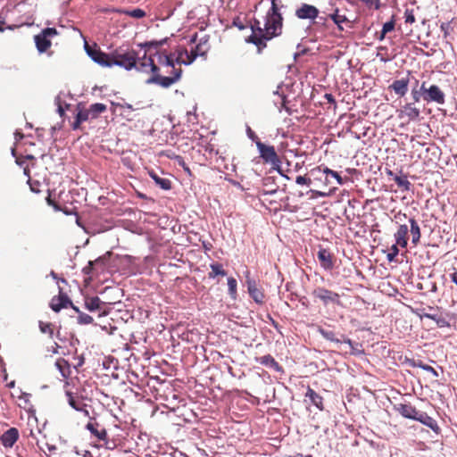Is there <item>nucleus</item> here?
Segmentation results:
<instances>
[{"mask_svg":"<svg viewBox=\"0 0 457 457\" xmlns=\"http://www.w3.org/2000/svg\"><path fill=\"white\" fill-rule=\"evenodd\" d=\"M282 28L283 17L279 12L277 4L275 1H272L271 7L265 17V22L263 25L264 34H262L261 38L253 37V39H254V41L252 40V44L255 45L258 51L261 52L267 46V41L281 35Z\"/></svg>","mask_w":457,"mask_h":457,"instance_id":"3","label":"nucleus"},{"mask_svg":"<svg viewBox=\"0 0 457 457\" xmlns=\"http://www.w3.org/2000/svg\"><path fill=\"white\" fill-rule=\"evenodd\" d=\"M252 35L246 39V42L252 43L253 37L257 38H261L262 34L263 33V27L261 26V22L258 20H254L253 23L251 25Z\"/></svg>","mask_w":457,"mask_h":457,"instance_id":"34","label":"nucleus"},{"mask_svg":"<svg viewBox=\"0 0 457 457\" xmlns=\"http://www.w3.org/2000/svg\"><path fill=\"white\" fill-rule=\"evenodd\" d=\"M423 100L429 103L435 102L438 104H445V93L436 85L427 86V82H422L420 86Z\"/></svg>","mask_w":457,"mask_h":457,"instance_id":"8","label":"nucleus"},{"mask_svg":"<svg viewBox=\"0 0 457 457\" xmlns=\"http://www.w3.org/2000/svg\"><path fill=\"white\" fill-rule=\"evenodd\" d=\"M440 29H441V31L444 34V37L447 38L450 36L451 32L453 31V27L451 25V21H449V22H443L440 25Z\"/></svg>","mask_w":457,"mask_h":457,"instance_id":"47","label":"nucleus"},{"mask_svg":"<svg viewBox=\"0 0 457 457\" xmlns=\"http://www.w3.org/2000/svg\"><path fill=\"white\" fill-rule=\"evenodd\" d=\"M283 457H312V456L311 454L303 455V454H302L300 453H295L294 455H285Z\"/></svg>","mask_w":457,"mask_h":457,"instance_id":"64","label":"nucleus"},{"mask_svg":"<svg viewBox=\"0 0 457 457\" xmlns=\"http://www.w3.org/2000/svg\"><path fill=\"white\" fill-rule=\"evenodd\" d=\"M411 365L412 367H418L423 370V367H425L427 364L423 363L421 361H412Z\"/></svg>","mask_w":457,"mask_h":457,"instance_id":"59","label":"nucleus"},{"mask_svg":"<svg viewBox=\"0 0 457 457\" xmlns=\"http://www.w3.org/2000/svg\"><path fill=\"white\" fill-rule=\"evenodd\" d=\"M318 332L327 340L341 344L344 339V335L337 334L333 330L326 329L324 328L319 327Z\"/></svg>","mask_w":457,"mask_h":457,"instance_id":"24","label":"nucleus"},{"mask_svg":"<svg viewBox=\"0 0 457 457\" xmlns=\"http://www.w3.org/2000/svg\"><path fill=\"white\" fill-rule=\"evenodd\" d=\"M73 310L79 314V323L87 325L93 322V318L90 315L80 312L78 307H73Z\"/></svg>","mask_w":457,"mask_h":457,"instance_id":"39","label":"nucleus"},{"mask_svg":"<svg viewBox=\"0 0 457 457\" xmlns=\"http://www.w3.org/2000/svg\"><path fill=\"white\" fill-rule=\"evenodd\" d=\"M312 295L315 298L320 299L323 303L324 305H328L329 303L337 304L339 306L342 305L339 294H337L334 291L328 290L325 287H320L315 288L312 291Z\"/></svg>","mask_w":457,"mask_h":457,"instance_id":"9","label":"nucleus"},{"mask_svg":"<svg viewBox=\"0 0 457 457\" xmlns=\"http://www.w3.org/2000/svg\"><path fill=\"white\" fill-rule=\"evenodd\" d=\"M148 174L162 189L170 190L171 188V181L169 179L161 178L153 170L149 171Z\"/></svg>","mask_w":457,"mask_h":457,"instance_id":"29","label":"nucleus"},{"mask_svg":"<svg viewBox=\"0 0 457 457\" xmlns=\"http://www.w3.org/2000/svg\"><path fill=\"white\" fill-rule=\"evenodd\" d=\"M245 283L247 286L248 293L250 296L253 298V300L258 304L264 303L265 295L263 290L258 287L257 282L254 279L249 278V276L247 275Z\"/></svg>","mask_w":457,"mask_h":457,"instance_id":"11","label":"nucleus"},{"mask_svg":"<svg viewBox=\"0 0 457 457\" xmlns=\"http://www.w3.org/2000/svg\"><path fill=\"white\" fill-rule=\"evenodd\" d=\"M112 255V253L111 251H108L102 256L96 258L94 261V263L96 264V270H99L101 272L104 271Z\"/></svg>","mask_w":457,"mask_h":457,"instance_id":"31","label":"nucleus"},{"mask_svg":"<svg viewBox=\"0 0 457 457\" xmlns=\"http://www.w3.org/2000/svg\"><path fill=\"white\" fill-rule=\"evenodd\" d=\"M55 366L61 372L63 378H68L71 374V366L68 361L63 358H59L55 361Z\"/></svg>","mask_w":457,"mask_h":457,"instance_id":"33","label":"nucleus"},{"mask_svg":"<svg viewBox=\"0 0 457 457\" xmlns=\"http://www.w3.org/2000/svg\"><path fill=\"white\" fill-rule=\"evenodd\" d=\"M232 24H233V26L238 28L240 30H243L245 28V26L244 22L242 21V20L240 19V17L234 18Z\"/></svg>","mask_w":457,"mask_h":457,"instance_id":"54","label":"nucleus"},{"mask_svg":"<svg viewBox=\"0 0 457 457\" xmlns=\"http://www.w3.org/2000/svg\"><path fill=\"white\" fill-rule=\"evenodd\" d=\"M69 305L72 309L75 307L68 295L62 292H60L58 296L53 297L50 303L51 309L55 312H60L62 308H67Z\"/></svg>","mask_w":457,"mask_h":457,"instance_id":"15","label":"nucleus"},{"mask_svg":"<svg viewBox=\"0 0 457 457\" xmlns=\"http://www.w3.org/2000/svg\"><path fill=\"white\" fill-rule=\"evenodd\" d=\"M112 66L117 65L127 71L136 69L137 71L149 73L156 71L157 68L151 56H147L146 51L143 55L133 48L119 47L112 52Z\"/></svg>","mask_w":457,"mask_h":457,"instance_id":"1","label":"nucleus"},{"mask_svg":"<svg viewBox=\"0 0 457 457\" xmlns=\"http://www.w3.org/2000/svg\"><path fill=\"white\" fill-rule=\"evenodd\" d=\"M329 19L334 23L345 24L349 29L353 28V21H351L345 14H341L338 8H337L332 13L328 14Z\"/></svg>","mask_w":457,"mask_h":457,"instance_id":"22","label":"nucleus"},{"mask_svg":"<svg viewBox=\"0 0 457 457\" xmlns=\"http://www.w3.org/2000/svg\"><path fill=\"white\" fill-rule=\"evenodd\" d=\"M342 343L349 345V346L351 347L352 354H358L361 353V351L359 349L361 345L357 343H353L350 338H346L344 337Z\"/></svg>","mask_w":457,"mask_h":457,"instance_id":"43","label":"nucleus"},{"mask_svg":"<svg viewBox=\"0 0 457 457\" xmlns=\"http://www.w3.org/2000/svg\"><path fill=\"white\" fill-rule=\"evenodd\" d=\"M422 93L421 91H418L417 89L413 88L411 90V96H412V98L415 102H419L420 100V96H421Z\"/></svg>","mask_w":457,"mask_h":457,"instance_id":"56","label":"nucleus"},{"mask_svg":"<svg viewBox=\"0 0 457 457\" xmlns=\"http://www.w3.org/2000/svg\"><path fill=\"white\" fill-rule=\"evenodd\" d=\"M89 409H92L91 405H88L85 403V404L82 407V410L79 411L82 412L86 417H87L90 420V418L92 417L90 416Z\"/></svg>","mask_w":457,"mask_h":457,"instance_id":"55","label":"nucleus"},{"mask_svg":"<svg viewBox=\"0 0 457 457\" xmlns=\"http://www.w3.org/2000/svg\"><path fill=\"white\" fill-rule=\"evenodd\" d=\"M323 173L326 174V175H330L332 176L333 178H335L337 181V183L339 185H343L344 184V180L342 179V177L335 170L328 168V167H325L323 170H322Z\"/></svg>","mask_w":457,"mask_h":457,"instance_id":"44","label":"nucleus"},{"mask_svg":"<svg viewBox=\"0 0 457 457\" xmlns=\"http://www.w3.org/2000/svg\"><path fill=\"white\" fill-rule=\"evenodd\" d=\"M94 270H96V264L94 263V261H89L88 264L83 268V272L86 275L92 274Z\"/></svg>","mask_w":457,"mask_h":457,"instance_id":"52","label":"nucleus"},{"mask_svg":"<svg viewBox=\"0 0 457 457\" xmlns=\"http://www.w3.org/2000/svg\"><path fill=\"white\" fill-rule=\"evenodd\" d=\"M451 281L457 287V269H453V271L450 274Z\"/></svg>","mask_w":457,"mask_h":457,"instance_id":"60","label":"nucleus"},{"mask_svg":"<svg viewBox=\"0 0 457 457\" xmlns=\"http://www.w3.org/2000/svg\"><path fill=\"white\" fill-rule=\"evenodd\" d=\"M256 146L260 153V157L263 160L265 163H270L272 165V168L276 170L281 176L285 177L287 179H289V177L283 174L281 170V160L278 155L273 145H265L259 138L256 141Z\"/></svg>","mask_w":457,"mask_h":457,"instance_id":"5","label":"nucleus"},{"mask_svg":"<svg viewBox=\"0 0 457 457\" xmlns=\"http://www.w3.org/2000/svg\"><path fill=\"white\" fill-rule=\"evenodd\" d=\"M89 116L91 120L97 119L102 113L105 112L107 111V106L104 104L102 103H96L89 105L88 108H87Z\"/></svg>","mask_w":457,"mask_h":457,"instance_id":"27","label":"nucleus"},{"mask_svg":"<svg viewBox=\"0 0 457 457\" xmlns=\"http://www.w3.org/2000/svg\"><path fill=\"white\" fill-rule=\"evenodd\" d=\"M39 329L42 333L47 334L50 338L54 336V325L50 322L39 321Z\"/></svg>","mask_w":457,"mask_h":457,"instance_id":"40","label":"nucleus"},{"mask_svg":"<svg viewBox=\"0 0 457 457\" xmlns=\"http://www.w3.org/2000/svg\"><path fill=\"white\" fill-rule=\"evenodd\" d=\"M423 370L432 373L435 378H437L439 376L437 371L430 365L427 364L425 367H423Z\"/></svg>","mask_w":457,"mask_h":457,"instance_id":"57","label":"nucleus"},{"mask_svg":"<svg viewBox=\"0 0 457 457\" xmlns=\"http://www.w3.org/2000/svg\"><path fill=\"white\" fill-rule=\"evenodd\" d=\"M408 226L406 224H401L394 235L395 243L402 248H406L408 245Z\"/></svg>","mask_w":457,"mask_h":457,"instance_id":"20","label":"nucleus"},{"mask_svg":"<svg viewBox=\"0 0 457 457\" xmlns=\"http://www.w3.org/2000/svg\"><path fill=\"white\" fill-rule=\"evenodd\" d=\"M18 398V406L21 409H24L27 412L34 414L36 410L34 404L31 402V394L22 392L19 390Z\"/></svg>","mask_w":457,"mask_h":457,"instance_id":"18","label":"nucleus"},{"mask_svg":"<svg viewBox=\"0 0 457 457\" xmlns=\"http://www.w3.org/2000/svg\"><path fill=\"white\" fill-rule=\"evenodd\" d=\"M102 303H103L98 296L87 298L85 300V306L90 312L99 310L101 308Z\"/></svg>","mask_w":457,"mask_h":457,"instance_id":"35","label":"nucleus"},{"mask_svg":"<svg viewBox=\"0 0 457 457\" xmlns=\"http://www.w3.org/2000/svg\"><path fill=\"white\" fill-rule=\"evenodd\" d=\"M319 10L312 4H303L295 10V16L301 20H315L319 16Z\"/></svg>","mask_w":457,"mask_h":457,"instance_id":"13","label":"nucleus"},{"mask_svg":"<svg viewBox=\"0 0 457 457\" xmlns=\"http://www.w3.org/2000/svg\"><path fill=\"white\" fill-rule=\"evenodd\" d=\"M171 54H174V61L176 64L179 66L181 64L188 65L195 59V54H193L192 52L188 53V51L183 47H179L174 53H171Z\"/></svg>","mask_w":457,"mask_h":457,"instance_id":"16","label":"nucleus"},{"mask_svg":"<svg viewBox=\"0 0 457 457\" xmlns=\"http://www.w3.org/2000/svg\"><path fill=\"white\" fill-rule=\"evenodd\" d=\"M86 429L88 430L92 436L98 441L103 442L106 449H113L115 443L110 441L108 438L106 429L96 420V418H90V420L86 425Z\"/></svg>","mask_w":457,"mask_h":457,"instance_id":"6","label":"nucleus"},{"mask_svg":"<svg viewBox=\"0 0 457 457\" xmlns=\"http://www.w3.org/2000/svg\"><path fill=\"white\" fill-rule=\"evenodd\" d=\"M420 109L413 106L411 104H406L403 108L399 112L398 117L400 119L407 118L408 121L415 120L420 117Z\"/></svg>","mask_w":457,"mask_h":457,"instance_id":"19","label":"nucleus"},{"mask_svg":"<svg viewBox=\"0 0 457 457\" xmlns=\"http://www.w3.org/2000/svg\"><path fill=\"white\" fill-rule=\"evenodd\" d=\"M398 246H399V245H397V243H395V244H394L390 247L389 253L386 254V259L389 262H395V258L399 254V248H398Z\"/></svg>","mask_w":457,"mask_h":457,"instance_id":"42","label":"nucleus"},{"mask_svg":"<svg viewBox=\"0 0 457 457\" xmlns=\"http://www.w3.org/2000/svg\"><path fill=\"white\" fill-rule=\"evenodd\" d=\"M408 79H397L393 82L390 87L395 91V93L400 96H403L408 90Z\"/></svg>","mask_w":457,"mask_h":457,"instance_id":"28","label":"nucleus"},{"mask_svg":"<svg viewBox=\"0 0 457 457\" xmlns=\"http://www.w3.org/2000/svg\"><path fill=\"white\" fill-rule=\"evenodd\" d=\"M237 280L234 278H228V291L233 297L237 295Z\"/></svg>","mask_w":457,"mask_h":457,"instance_id":"48","label":"nucleus"},{"mask_svg":"<svg viewBox=\"0 0 457 457\" xmlns=\"http://www.w3.org/2000/svg\"><path fill=\"white\" fill-rule=\"evenodd\" d=\"M210 268L211 271L208 273L209 278H214L217 276L225 277L227 275V271L223 269V265L221 263H211Z\"/></svg>","mask_w":457,"mask_h":457,"instance_id":"32","label":"nucleus"},{"mask_svg":"<svg viewBox=\"0 0 457 457\" xmlns=\"http://www.w3.org/2000/svg\"><path fill=\"white\" fill-rule=\"evenodd\" d=\"M434 321H436V325L439 328H444V327H449L450 326L449 322L445 318L438 317L437 315L436 316V320H434Z\"/></svg>","mask_w":457,"mask_h":457,"instance_id":"53","label":"nucleus"},{"mask_svg":"<svg viewBox=\"0 0 457 457\" xmlns=\"http://www.w3.org/2000/svg\"><path fill=\"white\" fill-rule=\"evenodd\" d=\"M76 112L77 113L74 121L71 124V127L73 130L80 129V126L83 122L92 120L83 103H79L76 105Z\"/></svg>","mask_w":457,"mask_h":457,"instance_id":"12","label":"nucleus"},{"mask_svg":"<svg viewBox=\"0 0 457 457\" xmlns=\"http://www.w3.org/2000/svg\"><path fill=\"white\" fill-rule=\"evenodd\" d=\"M208 41H209V37L208 36L203 37L196 43L195 47L191 50L193 54H195V58L197 56H204L206 54V53L208 52V50L210 48Z\"/></svg>","mask_w":457,"mask_h":457,"instance_id":"23","label":"nucleus"},{"mask_svg":"<svg viewBox=\"0 0 457 457\" xmlns=\"http://www.w3.org/2000/svg\"><path fill=\"white\" fill-rule=\"evenodd\" d=\"M361 3L365 4L368 8H374L375 10H378L381 7L380 0H360Z\"/></svg>","mask_w":457,"mask_h":457,"instance_id":"49","label":"nucleus"},{"mask_svg":"<svg viewBox=\"0 0 457 457\" xmlns=\"http://www.w3.org/2000/svg\"><path fill=\"white\" fill-rule=\"evenodd\" d=\"M123 12L135 19H141L145 16V12L140 8H136L131 11H123Z\"/></svg>","mask_w":457,"mask_h":457,"instance_id":"41","label":"nucleus"},{"mask_svg":"<svg viewBox=\"0 0 457 457\" xmlns=\"http://www.w3.org/2000/svg\"><path fill=\"white\" fill-rule=\"evenodd\" d=\"M319 20L313 22V25L315 26V29L319 32H325L328 29V21L329 17H319Z\"/></svg>","mask_w":457,"mask_h":457,"instance_id":"38","label":"nucleus"},{"mask_svg":"<svg viewBox=\"0 0 457 457\" xmlns=\"http://www.w3.org/2000/svg\"><path fill=\"white\" fill-rule=\"evenodd\" d=\"M305 397H308L312 403L316 406L320 411L324 410L323 397L316 393L312 387L308 386L305 393Z\"/></svg>","mask_w":457,"mask_h":457,"instance_id":"26","label":"nucleus"},{"mask_svg":"<svg viewBox=\"0 0 457 457\" xmlns=\"http://www.w3.org/2000/svg\"><path fill=\"white\" fill-rule=\"evenodd\" d=\"M295 182L298 185L310 186L312 184V179L306 176H298L296 177Z\"/></svg>","mask_w":457,"mask_h":457,"instance_id":"51","label":"nucleus"},{"mask_svg":"<svg viewBox=\"0 0 457 457\" xmlns=\"http://www.w3.org/2000/svg\"><path fill=\"white\" fill-rule=\"evenodd\" d=\"M67 402L69 405L74 410L81 411L85 404L84 399L77 394L71 392H66Z\"/></svg>","mask_w":457,"mask_h":457,"instance_id":"25","label":"nucleus"},{"mask_svg":"<svg viewBox=\"0 0 457 457\" xmlns=\"http://www.w3.org/2000/svg\"><path fill=\"white\" fill-rule=\"evenodd\" d=\"M55 28H46L34 36V42L38 53L47 52L52 46V39L58 35Z\"/></svg>","mask_w":457,"mask_h":457,"instance_id":"7","label":"nucleus"},{"mask_svg":"<svg viewBox=\"0 0 457 457\" xmlns=\"http://www.w3.org/2000/svg\"><path fill=\"white\" fill-rule=\"evenodd\" d=\"M46 202L49 205L53 206L55 210H60L59 206L56 204V203L52 200L51 198V195H49L47 197H46Z\"/></svg>","mask_w":457,"mask_h":457,"instance_id":"58","label":"nucleus"},{"mask_svg":"<svg viewBox=\"0 0 457 457\" xmlns=\"http://www.w3.org/2000/svg\"><path fill=\"white\" fill-rule=\"evenodd\" d=\"M20 437L19 430L16 428H10L0 436V442L4 448H12Z\"/></svg>","mask_w":457,"mask_h":457,"instance_id":"14","label":"nucleus"},{"mask_svg":"<svg viewBox=\"0 0 457 457\" xmlns=\"http://www.w3.org/2000/svg\"><path fill=\"white\" fill-rule=\"evenodd\" d=\"M167 37L166 38H163L162 40H151V41H146V42H144V43H141L139 44L138 46L142 48V49H150V48H159L161 47L162 46H163L166 42H167Z\"/></svg>","mask_w":457,"mask_h":457,"instance_id":"37","label":"nucleus"},{"mask_svg":"<svg viewBox=\"0 0 457 457\" xmlns=\"http://www.w3.org/2000/svg\"><path fill=\"white\" fill-rule=\"evenodd\" d=\"M405 23L413 24L416 21L413 9H406L404 12Z\"/></svg>","mask_w":457,"mask_h":457,"instance_id":"46","label":"nucleus"},{"mask_svg":"<svg viewBox=\"0 0 457 457\" xmlns=\"http://www.w3.org/2000/svg\"><path fill=\"white\" fill-rule=\"evenodd\" d=\"M85 49L87 51V54L88 56L96 63H98L101 66L104 67H112L111 58H112V53L111 54H105L102 52L99 48L96 47L95 45V47H92L88 46L87 43L85 45Z\"/></svg>","mask_w":457,"mask_h":457,"instance_id":"10","label":"nucleus"},{"mask_svg":"<svg viewBox=\"0 0 457 457\" xmlns=\"http://www.w3.org/2000/svg\"><path fill=\"white\" fill-rule=\"evenodd\" d=\"M257 361L264 366L273 368L275 370H280L281 366L276 361V360L270 355H263L256 359Z\"/></svg>","mask_w":457,"mask_h":457,"instance_id":"30","label":"nucleus"},{"mask_svg":"<svg viewBox=\"0 0 457 457\" xmlns=\"http://www.w3.org/2000/svg\"><path fill=\"white\" fill-rule=\"evenodd\" d=\"M57 112L62 118L65 117V109H69L71 104H66L65 108L62 106L60 97L56 98Z\"/></svg>","mask_w":457,"mask_h":457,"instance_id":"50","label":"nucleus"},{"mask_svg":"<svg viewBox=\"0 0 457 457\" xmlns=\"http://www.w3.org/2000/svg\"><path fill=\"white\" fill-rule=\"evenodd\" d=\"M318 260L324 270H331L334 268V256L329 250L320 248L318 252Z\"/></svg>","mask_w":457,"mask_h":457,"instance_id":"17","label":"nucleus"},{"mask_svg":"<svg viewBox=\"0 0 457 457\" xmlns=\"http://www.w3.org/2000/svg\"><path fill=\"white\" fill-rule=\"evenodd\" d=\"M394 180L397 186L403 191H410L411 187V182L408 180L407 176H394Z\"/></svg>","mask_w":457,"mask_h":457,"instance_id":"36","label":"nucleus"},{"mask_svg":"<svg viewBox=\"0 0 457 457\" xmlns=\"http://www.w3.org/2000/svg\"><path fill=\"white\" fill-rule=\"evenodd\" d=\"M158 64L156 71H150L151 77L146 80L147 84H156L162 87L168 88L180 79L182 70L176 67L174 54L157 53Z\"/></svg>","mask_w":457,"mask_h":457,"instance_id":"2","label":"nucleus"},{"mask_svg":"<svg viewBox=\"0 0 457 457\" xmlns=\"http://www.w3.org/2000/svg\"><path fill=\"white\" fill-rule=\"evenodd\" d=\"M394 409L406 419L417 420L435 432L439 430L437 422L432 417L428 416L426 412L419 411L411 403H397L395 404Z\"/></svg>","mask_w":457,"mask_h":457,"instance_id":"4","label":"nucleus"},{"mask_svg":"<svg viewBox=\"0 0 457 457\" xmlns=\"http://www.w3.org/2000/svg\"><path fill=\"white\" fill-rule=\"evenodd\" d=\"M248 135H249V137L256 143L257 138H259V137L254 134V132L252 131V129L250 128L248 129Z\"/></svg>","mask_w":457,"mask_h":457,"instance_id":"62","label":"nucleus"},{"mask_svg":"<svg viewBox=\"0 0 457 457\" xmlns=\"http://www.w3.org/2000/svg\"><path fill=\"white\" fill-rule=\"evenodd\" d=\"M395 218L396 220H399L400 221H403V220L407 219V215L405 213H402L399 212L397 214L395 215Z\"/></svg>","mask_w":457,"mask_h":457,"instance_id":"61","label":"nucleus"},{"mask_svg":"<svg viewBox=\"0 0 457 457\" xmlns=\"http://www.w3.org/2000/svg\"><path fill=\"white\" fill-rule=\"evenodd\" d=\"M408 220L411 226L410 234L411 236V243L413 246H417L420 244L421 237L420 227L414 217L410 218Z\"/></svg>","mask_w":457,"mask_h":457,"instance_id":"21","label":"nucleus"},{"mask_svg":"<svg viewBox=\"0 0 457 457\" xmlns=\"http://www.w3.org/2000/svg\"><path fill=\"white\" fill-rule=\"evenodd\" d=\"M176 160L178 161L179 165H180L183 169L187 166L184 159L181 156H176Z\"/></svg>","mask_w":457,"mask_h":457,"instance_id":"63","label":"nucleus"},{"mask_svg":"<svg viewBox=\"0 0 457 457\" xmlns=\"http://www.w3.org/2000/svg\"><path fill=\"white\" fill-rule=\"evenodd\" d=\"M395 15H392L389 21L384 23L382 29L384 32L389 33L395 29Z\"/></svg>","mask_w":457,"mask_h":457,"instance_id":"45","label":"nucleus"}]
</instances>
